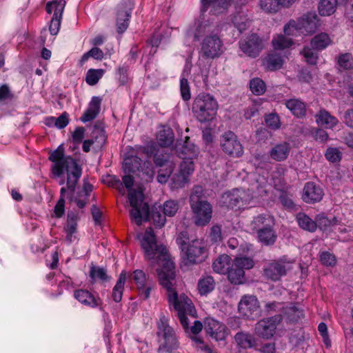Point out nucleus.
<instances>
[{"label": "nucleus", "mask_w": 353, "mask_h": 353, "mask_svg": "<svg viewBox=\"0 0 353 353\" xmlns=\"http://www.w3.org/2000/svg\"><path fill=\"white\" fill-rule=\"evenodd\" d=\"M222 150L228 155L239 158L243 154V148L237 136L229 130L223 134L220 139Z\"/></svg>", "instance_id": "obj_12"}, {"label": "nucleus", "mask_w": 353, "mask_h": 353, "mask_svg": "<svg viewBox=\"0 0 353 353\" xmlns=\"http://www.w3.org/2000/svg\"><path fill=\"white\" fill-rule=\"evenodd\" d=\"M128 199L132 206L130 211V218L135 223L140 225L143 221L150 219L149 205L146 203H143V194L142 191L132 190L128 194Z\"/></svg>", "instance_id": "obj_8"}, {"label": "nucleus", "mask_w": 353, "mask_h": 353, "mask_svg": "<svg viewBox=\"0 0 353 353\" xmlns=\"http://www.w3.org/2000/svg\"><path fill=\"white\" fill-rule=\"evenodd\" d=\"M74 296L80 303L90 307H96L102 304L100 298L95 297L87 290L79 289L75 290Z\"/></svg>", "instance_id": "obj_23"}, {"label": "nucleus", "mask_w": 353, "mask_h": 353, "mask_svg": "<svg viewBox=\"0 0 353 353\" xmlns=\"http://www.w3.org/2000/svg\"><path fill=\"white\" fill-rule=\"evenodd\" d=\"M232 23L240 32L245 30L250 24V21L247 17V14L243 12L235 13L232 17Z\"/></svg>", "instance_id": "obj_41"}, {"label": "nucleus", "mask_w": 353, "mask_h": 353, "mask_svg": "<svg viewBox=\"0 0 353 353\" xmlns=\"http://www.w3.org/2000/svg\"><path fill=\"white\" fill-rule=\"evenodd\" d=\"M301 54L305 58V61L310 65H316L319 59V54L312 47L305 46L301 51Z\"/></svg>", "instance_id": "obj_45"}, {"label": "nucleus", "mask_w": 353, "mask_h": 353, "mask_svg": "<svg viewBox=\"0 0 353 353\" xmlns=\"http://www.w3.org/2000/svg\"><path fill=\"white\" fill-rule=\"evenodd\" d=\"M299 30L301 31V28L297 21L294 20H290L283 28L285 34L288 36H294Z\"/></svg>", "instance_id": "obj_59"}, {"label": "nucleus", "mask_w": 353, "mask_h": 353, "mask_svg": "<svg viewBox=\"0 0 353 353\" xmlns=\"http://www.w3.org/2000/svg\"><path fill=\"white\" fill-rule=\"evenodd\" d=\"M173 157L169 153L165 151L163 149H160L157 151L154 157V163L157 167H171L175 166V163L173 161Z\"/></svg>", "instance_id": "obj_32"}, {"label": "nucleus", "mask_w": 353, "mask_h": 353, "mask_svg": "<svg viewBox=\"0 0 353 353\" xmlns=\"http://www.w3.org/2000/svg\"><path fill=\"white\" fill-rule=\"evenodd\" d=\"M215 284V281L212 276H203L198 282L199 292L201 295H206L214 289Z\"/></svg>", "instance_id": "obj_37"}, {"label": "nucleus", "mask_w": 353, "mask_h": 353, "mask_svg": "<svg viewBox=\"0 0 353 353\" xmlns=\"http://www.w3.org/2000/svg\"><path fill=\"white\" fill-rule=\"evenodd\" d=\"M65 0H54L46 4V10L49 14L53 13L52 18L50 21L49 30L52 35L58 34L61 26L63 12L65 6Z\"/></svg>", "instance_id": "obj_15"}, {"label": "nucleus", "mask_w": 353, "mask_h": 353, "mask_svg": "<svg viewBox=\"0 0 353 353\" xmlns=\"http://www.w3.org/2000/svg\"><path fill=\"white\" fill-rule=\"evenodd\" d=\"M320 261L325 266H334L336 264L335 256L329 252H323L320 254Z\"/></svg>", "instance_id": "obj_60"}, {"label": "nucleus", "mask_w": 353, "mask_h": 353, "mask_svg": "<svg viewBox=\"0 0 353 353\" xmlns=\"http://www.w3.org/2000/svg\"><path fill=\"white\" fill-rule=\"evenodd\" d=\"M161 212H162L161 205L158 208L154 207L151 212V217L153 220L154 225L159 228L163 227L166 221V215L164 214H161Z\"/></svg>", "instance_id": "obj_52"}, {"label": "nucleus", "mask_w": 353, "mask_h": 353, "mask_svg": "<svg viewBox=\"0 0 353 353\" xmlns=\"http://www.w3.org/2000/svg\"><path fill=\"white\" fill-rule=\"evenodd\" d=\"M301 32L304 34H313L318 29L320 23L315 12H307L297 20Z\"/></svg>", "instance_id": "obj_21"}, {"label": "nucleus", "mask_w": 353, "mask_h": 353, "mask_svg": "<svg viewBox=\"0 0 353 353\" xmlns=\"http://www.w3.org/2000/svg\"><path fill=\"white\" fill-rule=\"evenodd\" d=\"M282 315L278 314L259 321L255 326L256 334L264 339L272 337L275 333L276 325L281 321Z\"/></svg>", "instance_id": "obj_17"}, {"label": "nucleus", "mask_w": 353, "mask_h": 353, "mask_svg": "<svg viewBox=\"0 0 353 353\" xmlns=\"http://www.w3.org/2000/svg\"><path fill=\"white\" fill-rule=\"evenodd\" d=\"M209 237L212 243H217L221 241V228L219 225H213L210 229Z\"/></svg>", "instance_id": "obj_62"}, {"label": "nucleus", "mask_w": 353, "mask_h": 353, "mask_svg": "<svg viewBox=\"0 0 353 353\" xmlns=\"http://www.w3.org/2000/svg\"><path fill=\"white\" fill-rule=\"evenodd\" d=\"M250 88L255 95H261L266 90V85L264 81L259 78H254L250 81Z\"/></svg>", "instance_id": "obj_53"}, {"label": "nucleus", "mask_w": 353, "mask_h": 353, "mask_svg": "<svg viewBox=\"0 0 353 353\" xmlns=\"http://www.w3.org/2000/svg\"><path fill=\"white\" fill-rule=\"evenodd\" d=\"M103 74L104 70L103 69H90L87 72L85 81L90 85H94L103 77Z\"/></svg>", "instance_id": "obj_49"}, {"label": "nucleus", "mask_w": 353, "mask_h": 353, "mask_svg": "<svg viewBox=\"0 0 353 353\" xmlns=\"http://www.w3.org/2000/svg\"><path fill=\"white\" fill-rule=\"evenodd\" d=\"M157 139L160 146L168 147L174 142V132L170 128H163L159 131Z\"/></svg>", "instance_id": "obj_39"}, {"label": "nucleus", "mask_w": 353, "mask_h": 353, "mask_svg": "<svg viewBox=\"0 0 353 353\" xmlns=\"http://www.w3.org/2000/svg\"><path fill=\"white\" fill-rule=\"evenodd\" d=\"M210 27L204 23H199L196 24L194 28H191L188 31L190 36H193L195 40H199V38L205 34L210 32Z\"/></svg>", "instance_id": "obj_51"}, {"label": "nucleus", "mask_w": 353, "mask_h": 353, "mask_svg": "<svg viewBox=\"0 0 353 353\" xmlns=\"http://www.w3.org/2000/svg\"><path fill=\"white\" fill-rule=\"evenodd\" d=\"M79 219V216L77 214L72 212L68 213L64 231L67 234L66 239L70 242H72V235L77 231V222Z\"/></svg>", "instance_id": "obj_30"}, {"label": "nucleus", "mask_w": 353, "mask_h": 353, "mask_svg": "<svg viewBox=\"0 0 353 353\" xmlns=\"http://www.w3.org/2000/svg\"><path fill=\"white\" fill-rule=\"evenodd\" d=\"M92 143L97 145L98 148H102L106 143L107 136L104 130V125L102 122L97 121L93 126L91 133Z\"/></svg>", "instance_id": "obj_25"}, {"label": "nucleus", "mask_w": 353, "mask_h": 353, "mask_svg": "<svg viewBox=\"0 0 353 353\" xmlns=\"http://www.w3.org/2000/svg\"><path fill=\"white\" fill-rule=\"evenodd\" d=\"M338 64L344 70H350L353 68V57L350 53L341 54L338 57Z\"/></svg>", "instance_id": "obj_55"}, {"label": "nucleus", "mask_w": 353, "mask_h": 353, "mask_svg": "<svg viewBox=\"0 0 353 353\" xmlns=\"http://www.w3.org/2000/svg\"><path fill=\"white\" fill-rule=\"evenodd\" d=\"M101 99L99 97H93L89 103L88 108L81 117V121L85 123L95 119L100 112Z\"/></svg>", "instance_id": "obj_26"}, {"label": "nucleus", "mask_w": 353, "mask_h": 353, "mask_svg": "<svg viewBox=\"0 0 353 353\" xmlns=\"http://www.w3.org/2000/svg\"><path fill=\"white\" fill-rule=\"evenodd\" d=\"M237 345L243 349L252 347L255 344L254 338L248 332H239L234 336Z\"/></svg>", "instance_id": "obj_38"}, {"label": "nucleus", "mask_w": 353, "mask_h": 353, "mask_svg": "<svg viewBox=\"0 0 353 353\" xmlns=\"http://www.w3.org/2000/svg\"><path fill=\"white\" fill-rule=\"evenodd\" d=\"M49 160L54 163L52 171L54 175L60 176L66 170L67 188L74 192L82 172V169L77 161L70 156L64 155V148L62 145L50 153Z\"/></svg>", "instance_id": "obj_2"}, {"label": "nucleus", "mask_w": 353, "mask_h": 353, "mask_svg": "<svg viewBox=\"0 0 353 353\" xmlns=\"http://www.w3.org/2000/svg\"><path fill=\"white\" fill-rule=\"evenodd\" d=\"M187 240L186 232H181L176 239L178 245L185 254L186 263L196 264L204 261L208 254L205 242L201 239H194L187 243Z\"/></svg>", "instance_id": "obj_4"}, {"label": "nucleus", "mask_w": 353, "mask_h": 353, "mask_svg": "<svg viewBox=\"0 0 353 353\" xmlns=\"http://www.w3.org/2000/svg\"><path fill=\"white\" fill-rule=\"evenodd\" d=\"M283 316L292 323L297 322L303 317V310L299 308L296 304H291L283 308Z\"/></svg>", "instance_id": "obj_35"}, {"label": "nucleus", "mask_w": 353, "mask_h": 353, "mask_svg": "<svg viewBox=\"0 0 353 353\" xmlns=\"http://www.w3.org/2000/svg\"><path fill=\"white\" fill-rule=\"evenodd\" d=\"M286 108L297 118H303L306 115V105L299 99H290L285 102Z\"/></svg>", "instance_id": "obj_27"}, {"label": "nucleus", "mask_w": 353, "mask_h": 353, "mask_svg": "<svg viewBox=\"0 0 353 353\" xmlns=\"http://www.w3.org/2000/svg\"><path fill=\"white\" fill-rule=\"evenodd\" d=\"M231 258L227 254H221L212 263L213 270L219 274H225L229 270Z\"/></svg>", "instance_id": "obj_36"}, {"label": "nucleus", "mask_w": 353, "mask_h": 353, "mask_svg": "<svg viewBox=\"0 0 353 353\" xmlns=\"http://www.w3.org/2000/svg\"><path fill=\"white\" fill-rule=\"evenodd\" d=\"M125 280H126V274H125V272H122L120 274L119 277L117 281V283L114 285L113 290H112V297L116 303L120 302L122 299L123 292V289H124V284H125Z\"/></svg>", "instance_id": "obj_42"}, {"label": "nucleus", "mask_w": 353, "mask_h": 353, "mask_svg": "<svg viewBox=\"0 0 353 353\" xmlns=\"http://www.w3.org/2000/svg\"><path fill=\"white\" fill-rule=\"evenodd\" d=\"M311 132L314 139L317 141L324 143L328 139V134L323 129L313 128Z\"/></svg>", "instance_id": "obj_63"}, {"label": "nucleus", "mask_w": 353, "mask_h": 353, "mask_svg": "<svg viewBox=\"0 0 353 353\" xmlns=\"http://www.w3.org/2000/svg\"><path fill=\"white\" fill-rule=\"evenodd\" d=\"M223 52V43L217 34L211 32L202 40L199 53L203 58L213 60L219 58Z\"/></svg>", "instance_id": "obj_9"}, {"label": "nucleus", "mask_w": 353, "mask_h": 353, "mask_svg": "<svg viewBox=\"0 0 353 353\" xmlns=\"http://www.w3.org/2000/svg\"><path fill=\"white\" fill-rule=\"evenodd\" d=\"M192 108L196 119L201 123H205L214 119L216 114L218 103L210 94L201 93L194 99Z\"/></svg>", "instance_id": "obj_5"}, {"label": "nucleus", "mask_w": 353, "mask_h": 353, "mask_svg": "<svg viewBox=\"0 0 353 353\" xmlns=\"http://www.w3.org/2000/svg\"><path fill=\"white\" fill-rule=\"evenodd\" d=\"M137 171H141L149 177H152L154 173L150 161L143 162L139 157L128 154L124 159L125 173H134Z\"/></svg>", "instance_id": "obj_13"}, {"label": "nucleus", "mask_w": 353, "mask_h": 353, "mask_svg": "<svg viewBox=\"0 0 353 353\" xmlns=\"http://www.w3.org/2000/svg\"><path fill=\"white\" fill-rule=\"evenodd\" d=\"M315 118L317 124L325 128H332L338 123L337 119L324 109L320 110L315 115Z\"/></svg>", "instance_id": "obj_29"}, {"label": "nucleus", "mask_w": 353, "mask_h": 353, "mask_svg": "<svg viewBox=\"0 0 353 353\" xmlns=\"http://www.w3.org/2000/svg\"><path fill=\"white\" fill-rule=\"evenodd\" d=\"M332 43V39L327 33L321 32L315 35L310 41V46L316 51L325 49Z\"/></svg>", "instance_id": "obj_33"}, {"label": "nucleus", "mask_w": 353, "mask_h": 353, "mask_svg": "<svg viewBox=\"0 0 353 353\" xmlns=\"http://www.w3.org/2000/svg\"><path fill=\"white\" fill-rule=\"evenodd\" d=\"M272 43L274 49L283 50L290 48L293 44V41L284 35H278L273 39Z\"/></svg>", "instance_id": "obj_50"}, {"label": "nucleus", "mask_w": 353, "mask_h": 353, "mask_svg": "<svg viewBox=\"0 0 353 353\" xmlns=\"http://www.w3.org/2000/svg\"><path fill=\"white\" fill-rule=\"evenodd\" d=\"M259 303L255 296H244L239 303V310L248 318H253L259 313Z\"/></svg>", "instance_id": "obj_20"}, {"label": "nucleus", "mask_w": 353, "mask_h": 353, "mask_svg": "<svg viewBox=\"0 0 353 353\" xmlns=\"http://www.w3.org/2000/svg\"><path fill=\"white\" fill-rule=\"evenodd\" d=\"M134 3L131 0H123L118 6L117 28L119 34L124 32L128 27Z\"/></svg>", "instance_id": "obj_16"}, {"label": "nucleus", "mask_w": 353, "mask_h": 353, "mask_svg": "<svg viewBox=\"0 0 353 353\" xmlns=\"http://www.w3.org/2000/svg\"><path fill=\"white\" fill-rule=\"evenodd\" d=\"M204 329L208 334L216 341L223 340L226 336L225 325L212 318L208 317L205 319Z\"/></svg>", "instance_id": "obj_22"}, {"label": "nucleus", "mask_w": 353, "mask_h": 353, "mask_svg": "<svg viewBox=\"0 0 353 353\" xmlns=\"http://www.w3.org/2000/svg\"><path fill=\"white\" fill-rule=\"evenodd\" d=\"M179 171L173 176L172 180L177 187H183L188 182V177L194 170L193 158L182 157Z\"/></svg>", "instance_id": "obj_18"}, {"label": "nucleus", "mask_w": 353, "mask_h": 353, "mask_svg": "<svg viewBox=\"0 0 353 353\" xmlns=\"http://www.w3.org/2000/svg\"><path fill=\"white\" fill-rule=\"evenodd\" d=\"M273 219L268 215H259L252 221L259 241L265 245H272L276 242L277 236L273 230Z\"/></svg>", "instance_id": "obj_7"}, {"label": "nucleus", "mask_w": 353, "mask_h": 353, "mask_svg": "<svg viewBox=\"0 0 353 353\" xmlns=\"http://www.w3.org/2000/svg\"><path fill=\"white\" fill-rule=\"evenodd\" d=\"M336 0H321L319 3V12L321 16H330L335 12Z\"/></svg>", "instance_id": "obj_43"}, {"label": "nucleus", "mask_w": 353, "mask_h": 353, "mask_svg": "<svg viewBox=\"0 0 353 353\" xmlns=\"http://www.w3.org/2000/svg\"><path fill=\"white\" fill-rule=\"evenodd\" d=\"M90 277L92 279V283H94L97 279L103 281H107L110 279L105 269L100 267H96L93 265L90 267Z\"/></svg>", "instance_id": "obj_47"}, {"label": "nucleus", "mask_w": 353, "mask_h": 353, "mask_svg": "<svg viewBox=\"0 0 353 353\" xmlns=\"http://www.w3.org/2000/svg\"><path fill=\"white\" fill-rule=\"evenodd\" d=\"M130 279L134 281L137 289L142 288L144 285L150 283L145 274L141 270H134L130 275Z\"/></svg>", "instance_id": "obj_48"}, {"label": "nucleus", "mask_w": 353, "mask_h": 353, "mask_svg": "<svg viewBox=\"0 0 353 353\" xmlns=\"http://www.w3.org/2000/svg\"><path fill=\"white\" fill-rule=\"evenodd\" d=\"M52 120H54V125L59 129L64 128L69 123L68 114L67 112L62 113L58 118H51Z\"/></svg>", "instance_id": "obj_64"}, {"label": "nucleus", "mask_w": 353, "mask_h": 353, "mask_svg": "<svg viewBox=\"0 0 353 353\" xmlns=\"http://www.w3.org/2000/svg\"><path fill=\"white\" fill-rule=\"evenodd\" d=\"M254 262L250 257H237L228 270V279L231 283L240 285L244 283L245 270H250L254 267Z\"/></svg>", "instance_id": "obj_11"}, {"label": "nucleus", "mask_w": 353, "mask_h": 353, "mask_svg": "<svg viewBox=\"0 0 353 353\" xmlns=\"http://www.w3.org/2000/svg\"><path fill=\"white\" fill-rule=\"evenodd\" d=\"M240 50L248 57H257L264 48L263 39L256 34H252L239 41Z\"/></svg>", "instance_id": "obj_14"}, {"label": "nucleus", "mask_w": 353, "mask_h": 353, "mask_svg": "<svg viewBox=\"0 0 353 353\" xmlns=\"http://www.w3.org/2000/svg\"><path fill=\"white\" fill-rule=\"evenodd\" d=\"M290 150V143L284 141L273 147L270 152V155L272 159L276 161H282L288 158Z\"/></svg>", "instance_id": "obj_28"}, {"label": "nucleus", "mask_w": 353, "mask_h": 353, "mask_svg": "<svg viewBox=\"0 0 353 353\" xmlns=\"http://www.w3.org/2000/svg\"><path fill=\"white\" fill-rule=\"evenodd\" d=\"M325 158L330 162L336 163L341 160V153L339 149L328 148L325 154Z\"/></svg>", "instance_id": "obj_58"}, {"label": "nucleus", "mask_w": 353, "mask_h": 353, "mask_svg": "<svg viewBox=\"0 0 353 353\" xmlns=\"http://www.w3.org/2000/svg\"><path fill=\"white\" fill-rule=\"evenodd\" d=\"M316 228L319 227L321 230H326L330 227L337 225L338 220L336 217L329 219L327 216L323 214H319L316 217Z\"/></svg>", "instance_id": "obj_46"}, {"label": "nucleus", "mask_w": 353, "mask_h": 353, "mask_svg": "<svg viewBox=\"0 0 353 353\" xmlns=\"http://www.w3.org/2000/svg\"><path fill=\"white\" fill-rule=\"evenodd\" d=\"M161 210L165 215L172 217L177 212L179 203L173 200L167 201L161 206Z\"/></svg>", "instance_id": "obj_54"}, {"label": "nucleus", "mask_w": 353, "mask_h": 353, "mask_svg": "<svg viewBox=\"0 0 353 353\" xmlns=\"http://www.w3.org/2000/svg\"><path fill=\"white\" fill-rule=\"evenodd\" d=\"M175 166L171 167H163L164 168H161L158 172V175L157 179L160 183H165L171 174L173 172Z\"/></svg>", "instance_id": "obj_57"}, {"label": "nucleus", "mask_w": 353, "mask_h": 353, "mask_svg": "<svg viewBox=\"0 0 353 353\" xmlns=\"http://www.w3.org/2000/svg\"><path fill=\"white\" fill-rule=\"evenodd\" d=\"M144 252V258L153 267L159 265L161 268L157 270L160 284L166 289L168 300L176 311L178 318L184 330L189 329L186 314L196 317V312L192 301L184 294L178 295L172 288L175 281L174 263L170 260L166 248L163 245H157V239L152 228L146 229L141 241Z\"/></svg>", "instance_id": "obj_1"}, {"label": "nucleus", "mask_w": 353, "mask_h": 353, "mask_svg": "<svg viewBox=\"0 0 353 353\" xmlns=\"http://www.w3.org/2000/svg\"><path fill=\"white\" fill-rule=\"evenodd\" d=\"M323 190L314 182H307L303 190L302 199L307 203L321 201L323 197Z\"/></svg>", "instance_id": "obj_19"}, {"label": "nucleus", "mask_w": 353, "mask_h": 353, "mask_svg": "<svg viewBox=\"0 0 353 353\" xmlns=\"http://www.w3.org/2000/svg\"><path fill=\"white\" fill-rule=\"evenodd\" d=\"M176 150L184 155L183 157L195 158L199 153V148L190 141V137L186 136L183 141H177Z\"/></svg>", "instance_id": "obj_24"}, {"label": "nucleus", "mask_w": 353, "mask_h": 353, "mask_svg": "<svg viewBox=\"0 0 353 353\" xmlns=\"http://www.w3.org/2000/svg\"><path fill=\"white\" fill-rule=\"evenodd\" d=\"M289 264L283 258L268 261L263 265L262 276L268 281H279L287 274Z\"/></svg>", "instance_id": "obj_10"}, {"label": "nucleus", "mask_w": 353, "mask_h": 353, "mask_svg": "<svg viewBox=\"0 0 353 353\" xmlns=\"http://www.w3.org/2000/svg\"><path fill=\"white\" fill-rule=\"evenodd\" d=\"M221 199L223 205L228 208H239V205L242 202V197L239 190L224 193Z\"/></svg>", "instance_id": "obj_31"}, {"label": "nucleus", "mask_w": 353, "mask_h": 353, "mask_svg": "<svg viewBox=\"0 0 353 353\" xmlns=\"http://www.w3.org/2000/svg\"><path fill=\"white\" fill-rule=\"evenodd\" d=\"M259 5L263 11L268 13H275L283 8L281 0H260Z\"/></svg>", "instance_id": "obj_44"}, {"label": "nucleus", "mask_w": 353, "mask_h": 353, "mask_svg": "<svg viewBox=\"0 0 353 353\" xmlns=\"http://www.w3.org/2000/svg\"><path fill=\"white\" fill-rule=\"evenodd\" d=\"M266 70L274 71L280 69L283 64L282 57L276 53L269 54L263 60Z\"/></svg>", "instance_id": "obj_34"}, {"label": "nucleus", "mask_w": 353, "mask_h": 353, "mask_svg": "<svg viewBox=\"0 0 353 353\" xmlns=\"http://www.w3.org/2000/svg\"><path fill=\"white\" fill-rule=\"evenodd\" d=\"M296 221L302 229L313 232L316 230V223L305 213H299L296 215Z\"/></svg>", "instance_id": "obj_40"}, {"label": "nucleus", "mask_w": 353, "mask_h": 353, "mask_svg": "<svg viewBox=\"0 0 353 353\" xmlns=\"http://www.w3.org/2000/svg\"><path fill=\"white\" fill-rule=\"evenodd\" d=\"M168 320L163 314H161L157 323V334L160 343L158 352H172L179 347V342L174 330L168 325Z\"/></svg>", "instance_id": "obj_6"}, {"label": "nucleus", "mask_w": 353, "mask_h": 353, "mask_svg": "<svg viewBox=\"0 0 353 353\" xmlns=\"http://www.w3.org/2000/svg\"><path fill=\"white\" fill-rule=\"evenodd\" d=\"M265 122L268 128L274 130H278L281 127L279 117L275 113H271L266 115L265 117Z\"/></svg>", "instance_id": "obj_56"}, {"label": "nucleus", "mask_w": 353, "mask_h": 353, "mask_svg": "<svg viewBox=\"0 0 353 353\" xmlns=\"http://www.w3.org/2000/svg\"><path fill=\"white\" fill-rule=\"evenodd\" d=\"M181 94L184 101H188L190 99V92L188 81L186 79L182 78L180 81Z\"/></svg>", "instance_id": "obj_61"}, {"label": "nucleus", "mask_w": 353, "mask_h": 353, "mask_svg": "<svg viewBox=\"0 0 353 353\" xmlns=\"http://www.w3.org/2000/svg\"><path fill=\"white\" fill-rule=\"evenodd\" d=\"M189 203L194 224L197 226L208 225L212 217V206L205 199L202 186L196 185L192 188Z\"/></svg>", "instance_id": "obj_3"}]
</instances>
